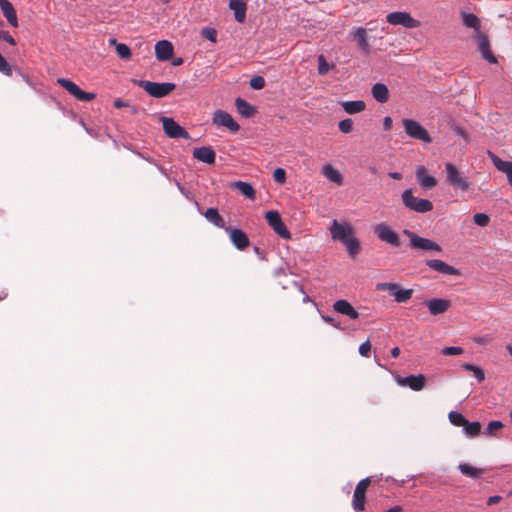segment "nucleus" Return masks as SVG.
I'll return each instance as SVG.
<instances>
[{
	"instance_id": "obj_1",
	"label": "nucleus",
	"mask_w": 512,
	"mask_h": 512,
	"mask_svg": "<svg viewBox=\"0 0 512 512\" xmlns=\"http://www.w3.org/2000/svg\"><path fill=\"white\" fill-rule=\"evenodd\" d=\"M333 240L340 241L346 248L350 258L354 259L360 252V241L354 236V229L349 223L333 220L329 228Z\"/></svg>"
},
{
	"instance_id": "obj_2",
	"label": "nucleus",
	"mask_w": 512,
	"mask_h": 512,
	"mask_svg": "<svg viewBox=\"0 0 512 512\" xmlns=\"http://www.w3.org/2000/svg\"><path fill=\"white\" fill-rule=\"evenodd\" d=\"M401 200L406 209L416 213H427L433 209V203L430 200L414 196L411 188L402 192Z\"/></svg>"
},
{
	"instance_id": "obj_3",
	"label": "nucleus",
	"mask_w": 512,
	"mask_h": 512,
	"mask_svg": "<svg viewBox=\"0 0 512 512\" xmlns=\"http://www.w3.org/2000/svg\"><path fill=\"white\" fill-rule=\"evenodd\" d=\"M137 85L143 88L150 96L154 98H164L169 95L176 87L174 83L171 82H152L139 80Z\"/></svg>"
},
{
	"instance_id": "obj_4",
	"label": "nucleus",
	"mask_w": 512,
	"mask_h": 512,
	"mask_svg": "<svg viewBox=\"0 0 512 512\" xmlns=\"http://www.w3.org/2000/svg\"><path fill=\"white\" fill-rule=\"evenodd\" d=\"M402 125L405 133L412 139L422 141L424 143H431L432 138L428 131L416 120L405 118L402 120Z\"/></svg>"
},
{
	"instance_id": "obj_5",
	"label": "nucleus",
	"mask_w": 512,
	"mask_h": 512,
	"mask_svg": "<svg viewBox=\"0 0 512 512\" xmlns=\"http://www.w3.org/2000/svg\"><path fill=\"white\" fill-rule=\"evenodd\" d=\"M445 171L446 181L450 186H452L455 189H460L462 191H466L469 188L470 182L467 180L466 177H463L461 175L458 168L454 164L450 162L446 163Z\"/></svg>"
},
{
	"instance_id": "obj_6",
	"label": "nucleus",
	"mask_w": 512,
	"mask_h": 512,
	"mask_svg": "<svg viewBox=\"0 0 512 512\" xmlns=\"http://www.w3.org/2000/svg\"><path fill=\"white\" fill-rule=\"evenodd\" d=\"M403 234L409 238L410 246L412 248L420 249V250H424V251L434 250L437 252H440L442 250L441 246L438 243H436L428 238L420 237L419 235H417L416 233H414L408 229H404Z\"/></svg>"
},
{
	"instance_id": "obj_7",
	"label": "nucleus",
	"mask_w": 512,
	"mask_h": 512,
	"mask_svg": "<svg viewBox=\"0 0 512 512\" xmlns=\"http://www.w3.org/2000/svg\"><path fill=\"white\" fill-rule=\"evenodd\" d=\"M386 20L391 25H401L408 29L417 28L420 22L414 19L408 12L395 11L387 14Z\"/></svg>"
},
{
	"instance_id": "obj_8",
	"label": "nucleus",
	"mask_w": 512,
	"mask_h": 512,
	"mask_svg": "<svg viewBox=\"0 0 512 512\" xmlns=\"http://www.w3.org/2000/svg\"><path fill=\"white\" fill-rule=\"evenodd\" d=\"M57 83L79 101L89 102L95 98L94 93L83 91L70 79L58 78Z\"/></svg>"
},
{
	"instance_id": "obj_9",
	"label": "nucleus",
	"mask_w": 512,
	"mask_h": 512,
	"mask_svg": "<svg viewBox=\"0 0 512 512\" xmlns=\"http://www.w3.org/2000/svg\"><path fill=\"white\" fill-rule=\"evenodd\" d=\"M57 83L79 101L89 102L95 98L94 93L83 91L70 79L58 78Z\"/></svg>"
},
{
	"instance_id": "obj_10",
	"label": "nucleus",
	"mask_w": 512,
	"mask_h": 512,
	"mask_svg": "<svg viewBox=\"0 0 512 512\" xmlns=\"http://www.w3.org/2000/svg\"><path fill=\"white\" fill-rule=\"evenodd\" d=\"M374 233L379 240L390 244L393 247H400L401 240L397 232L384 223L377 224L374 228Z\"/></svg>"
},
{
	"instance_id": "obj_11",
	"label": "nucleus",
	"mask_w": 512,
	"mask_h": 512,
	"mask_svg": "<svg viewBox=\"0 0 512 512\" xmlns=\"http://www.w3.org/2000/svg\"><path fill=\"white\" fill-rule=\"evenodd\" d=\"M265 218H266L269 226H271L273 228L274 232L279 237H281L283 239L291 238V233L289 232V230L283 223L282 218L277 211L271 210V211L266 212Z\"/></svg>"
},
{
	"instance_id": "obj_12",
	"label": "nucleus",
	"mask_w": 512,
	"mask_h": 512,
	"mask_svg": "<svg viewBox=\"0 0 512 512\" xmlns=\"http://www.w3.org/2000/svg\"><path fill=\"white\" fill-rule=\"evenodd\" d=\"M163 130L165 134L170 138H183L189 139V133L180 126L173 118L162 117Z\"/></svg>"
},
{
	"instance_id": "obj_13",
	"label": "nucleus",
	"mask_w": 512,
	"mask_h": 512,
	"mask_svg": "<svg viewBox=\"0 0 512 512\" xmlns=\"http://www.w3.org/2000/svg\"><path fill=\"white\" fill-rule=\"evenodd\" d=\"M370 484V478L366 477L360 480L355 488L353 499H352V507L355 511H363L365 508V494L366 490Z\"/></svg>"
},
{
	"instance_id": "obj_14",
	"label": "nucleus",
	"mask_w": 512,
	"mask_h": 512,
	"mask_svg": "<svg viewBox=\"0 0 512 512\" xmlns=\"http://www.w3.org/2000/svg\"><path fill=\"white\" fill-rule=\"evenodd\" d=\"M212 122L219 127H226L233 133L240 129L239 124L233 119V117L223 110H216L213 113Z\"/></svg>"
},
{
	"instance_id": "obj_15",
	"label": "nucleus",
	"mask_w": 512,
	"mask_h": 512,
	"mask_svg": "<svg viewBox=\"0 0 512 512\" xmlns=\"http://www.w3.org/2000/svg\"><path fill=\"white\" fill-rule=\"evenodd\" d=\"M225 232L229 234L230 240L236 249L244 250L249 246V238L242 229L228 226L225 228Z\"/></svg>"
},
{
	"instance_id": "obj_16",
	"label": "nucleus",
	"mask_w": 512,
	"mask_h": 512,
	"mask_svg": "<svg viewBox=\"0 0 512 512\" xmlns=\"http://www.w3.org/2000/svg\"><path fill=\"white\" fill-rule=\"evenodd\" d=\"M424 305L428 308L431 315L436 316L445 313L451 303L447 299L432 298L425 300Z\"/></svg>"
},
{
	"instance_id": "obj_17",
	"label": "nucleus",
	"mask_w": 512,
	"mask_h": 512,
	"mask_svg": "<svg viewBox=\"0 0 512 512\" xmlns=\"http://www.w3.org/2000/svg\"><path fill=\"white\" fill-rule=\"evenodd\" d=\"M416 179L422 189H432L437 185V179L429 175L424 166H418L415 171Z\"/></svg>"
},
{
	"instance_id": "obj_18",
	"label": "nucleus",
	"mask_w": 512,
	"mask_h": 512,
	"mask_svg": "<svg viewBox=\"0 0 512 512\" xmlns=\"http://www.w3.org/2000/svg\"><path fill=\"white\" fill-rule=\"evenodd\" d=\"M174 52L173 45L168 40H159L155 44V55L159 61H168Z\"/></svg>"
},
{
	"instance_id": "obj_19",
	"label": "nucleus",
	"mask_w": 512,
	"mask_h": 512,
	"mask_svg": "<svg viewBox=\"0 0 512 512\" xmlns=\"http://www.w3.org/2000/svg\"><path fill=\"white\" fill-rule=\"evenodd\" d=\"M426 265L436 271V272H439L441 274H444V275H455V276H458L460 274L459 270L456 269L455 267L447 264L446 262L442 261V260H439V259H432V260H427L426 261Z\"/></svg>"
},
{
	"instance_id": "obj_20",
	"label": "nucleus",
	"mask_w": 512,
	"mask_h": 512,
	"mask_svg": "<svg viewBox=\"0 0 512 512\" xmlns=\"http://www.w3.org/2000/svg\"><path fill=\"white\" fill-rule=\"evenodd\" d=\"M477 41H478V49H479L482 57L487 62H489L491 64L496 63L497 59L490 49V43H489L488 37L483 33H479V35H477Z\"/></svg>"
},
{
	"instance_id": "obj_21",
	"label": "nucleus",
	"mask_w": 512,
	"mask_h": 512,
	"mask_svg": "<svg viewBox=\"0 0 512 512\" xmlns=\"http://www.w3.org/2000/svg\"><path fill=\"white\" fill-rule=\"evenodd\" d=\"M193 158L206 164H214L216 153L210 146L195 148L192 152Z\"/></svg>"
},
{
	"instance_id": "obj_22",
	"label": "nucleus",
	"mask_w": 512,
	"mask_h": 512,
	"mask_svg": "<svg viewBox=\"0 0 512 512\" xmlns=\"http://www.w3.org/2000/svg\"><path fill=\"white\" fill-rule=\"evenodd\" d=\"M488 156L491 159L494 166L499 171L506 174L507 180L509 184L512 186V161H504L491 151H488Z\"/></svg>"
},
{
	"instance_id": "obj_23",
	"label": "nucleus",
	"mask_w": 512,
	"mask_h": 512,
	"mask_svg": "<svg viewBox=\"0 0 512 512\" xmlns=\"http://www.w3.org/2000/svg\"><path fill=\"white\" fill-rule=\"evenodd\" d=\"M398 383L403 386H408L413 391H420L425 386V376L422 374L408 375L399 379Z\"/></svg>"
},
{
	"instance_id": "obj_24",
	"label": "nucleus",
	"mask_w": 512,
	"mask_h": 512,
	"mask_svg": "<svg viewBox=\"0 0 512 512\" xmlns=\"http://www.w3.org/2000/svg\"><path fill=\"white\" fill-rule=\"evenodd\" d=\"M333 308L337 313L348 316L350 319L356 320L359 318V313L355 308L344 299H340L334 302Z\"/></svg>"
},
{
	"instance_id": "obj_25",
	"label": "nucleus",
	"mask_w": 512,
	"mask_h": 512,
	"mask_svg": "<svg viewBox=\"0 0 512 512\" xmlns=\"http://www.w3.org/2000/svg\"><path fill=\"white\" fill-rule=\"evenodd\" d=\"M229 8L234 12V18L238 23H243L246 19L247 2L246 0H229Z\"/></svg>"
},
{
	"instance_id": "obj_26",
	"label": "nucleus",
	"mask_w": 512,
	"mask_h": 512,
	"mask_svg": "<svg viewBox=\"0 0 512 512\" xmlns=\"http://www.w3.org/2000/svg\"><path fill=\"white\" fill-rule=\"evenodd\" d=\"M203 216L205 219L213 224L217 228L224 229L227 227L225 226V221L223 217L219 214V211L215 207L208 208L204 213Z\"/></svg>"
},
{
	"instance_id": "obj_27",
	"label": "nucleus",
	"mask_w": 512,
	"mask_h": 512,
	"mask_svg": "<svg viewBox=\"0 0 512 512\" xmlns=\"http://www.w3.org/2000/svg\"><path fill=\"white\" fill-rule=\"evenodd\" d=\"M371 93L373 98L379 103H386L389 100L388 87L383 83H375L372 86Z\"/></svg>"
},
{
	"instance_id": "obj_28",
	"label": "nucleus",
	"mask_w": 512,
	"mask_h": 512,
	"mask_svg": "<svg viewBox=\"0 0 512 512\" xmlns=\"http://www.w3.org/2000/svg\"><path fill=\"white\" fill-rule=\"evenodd\" d=\"M231 188H236L242 195H244L249 200H255V189L253 186L245 181H235L230 184Z\"/></svg>"
},
{
	"instance_id": "obj_29",
	"label": "nucleus",
	"mask_w": 512,
	"mask_h": 512,
	"mask_svg": "<svg viewBox=\"0 0 512 512\" xmlns=\"http://www.w3.org/2000/svg\"><path fill=\"white\" fill-rule=\"evenodd\" d=\"M1 11L6 18L7 22L12 27H18V18L14 6L9 0H6L5 4L1 6Z\"/></svg>"
},
{
	"instance_id": "obj_30",
	"label": "nucleus",
	"mask_w": 512,
	"mask_h": 512,
	"mask_svg": "<svg viewBox=\"0 0 512 512\" xmlns=\"http://www.w3.org/2000/svg\"><path fill=\"white\" fill-rule=\"evenodd\" d=\"M235 106L238 113L245 118H250L256 113L255 107L240 97L235 100Z\"/></svg>"
},
{
	"instance_id": "obj_31",
	"label": "nucleus",
	"mask_w": 512,
	"mask_h": 512,
	"mask_svg": "<svg viewBox=\"0 0 512 512\" xmlns=\"http://www.w3.org/2000/svg\"><path fill=\"white\" fill-rule=\"evenodd\" d=\"M366 104L363 100H349L342 103V108L348 114H356L365 110Z\"/></svg>"
},
{
	"instance_id": "obj_32",
	"label": "nucleus",
	"mask_w": 512,
	"mask_h": 512,
	"mask_svg": "<svg viewBox=\"0 0 512 512\" xmlns=\"http://www.w3.org/2000/svg\"><path fill=\"white\" fill-rule=\"evenodd\" d=\"M354 39L358 47L365 53L369 52L370 46L367 40V32L363 27H358L354 32Z\"/></svg>"
},
{
	"instance_id": "obj_33",
	"label": "nucleus",
	"mask_w": 512,
	"mask_h": 512,
	"mask_svg": "<svg viewBox=\"0 0 512 512\" xmlns=\"http://www.w3.org/2000/svg\"><path fill=\"white\" fill-rule=\"evenodd\" d=\"M322 173L328 180L333 183L341 185L343 182L341 173L330 164H327L323 167Z\"/></svg>"
},
{
	"instance_id": "obj_34",
	"label": "nucleus",
	"mask_w": 512,
	"mask_h": 512,
	"mask_svg": "<svg viewBox=\"0 0 512 512\" xmlns=\"http://www.w3.org/2000/svg\"><path fill=\"white\" fill-rule=\"evenodd\" d=\"M461 18H462V22L463 24L467 27V28H472L474 29L476 32H477V35H479V33H482L480 31V20L479 18L473 14V13H461Z\"/></svg>"
},
{
	"instance_id": "obj_35",
	"label": "nucleus",
	"mask_w": 512,
	"mask_h": 512,
	"mask_svg": "<svg viewBox=\"0 0 512 512\" xmlns=\"http://www.w3.org/2000/svg\"><path fill=\"white\" fill-rule=\"evenodd\" d=\"M463 430L468 437H475L481 431V424L478 421L469 422L467 420V423L463 426Z\"/></svg>"
},
{
	"instance_id": "obj_36",
	"label": "nucleus",
	"mask_w": 512,
	"mask_h": 512,
	"mask_svg": "<svg viewBox=\"0 0 512 512\" xmlns=\"http://www.w3.org/2000/svg\"><path fill=\"white\" fill-rule=\"evenodd\" d=\"M503 426V423L499 420L490 421L483 433L487 436H497L498 431H500Z\"/></svg>"
},
{
	"instance_id": "obj_37",
	"label": "nucleus",
	"mask_w": 512,
	"mask_h": 512,
	"mask_svg": "<svg viewBox=\"0 0 512 512\" xmlns=\"http://www.w3.org/2000/svg\"><path fill=\"white\" fill-rule=\"evenodd\" d=\"M412 294H413V290L412 289H402V288H399L394 293V300L396 302H398V303H405V302H407L412 297Z\"/></svg>"
},
{
	"instance_id": "obj_38",
	"label": "nucleus",
	"mask_w": 512,
	"mask_h": 512,
	"mask_svg": "<svg viewBox=\"0 0 512 512\" xmlns=\"http://www.w3.org/2000/svg\"><path fill=\"white\" fill-rule=\"evenodd\" d=\"M449 421L456 427H463L467 423V419L459 412L451 411L448 415Z\"/></svg>"
},
{
	"instance_id": "obj_39",
	"label": "nucleus",
	"mask_w": 512,
	"mask_h": 512,
	"mask_svg": "<svg viewBox=\"0 0 512 512\" xmlns=\"http://www.w3.org/2000/svg\"><path fill=\"white\" fill-rule=\"evenodd\" d=\"M462 368L466 371H471L473 372L475 378L477 379L478 382H482L484 379H485V374H484V371L478 367V366H475L473 364H470V363H464L462 365Z\"/></svg>"
},
{
	"instance_id": "obj_40",
	"label": "nucleus",
	"mask_w": 512,
	"mask_h": 512,
	"mask_svg": "<svg viewBox=\"0 0 512 512\" xmlns=\"http://www.w3.org/2000/svg\"><path fill=\"white\" fill-rule=\"evenodd\" d=\"M458 468L462 474H464L465 476L471 477V478L478 477V475L480 473L479 469H477L476 467H473L469 464H460Z\"/></svg>"
},
{
	"instance_id": "obj_41",
	"label": "nucleus",
	"mask_w": 512,
	"mask_h": 512,
	"mask_svg": "<svg viewBox=\"0 0 512 512\" xmlns=\"http://www.w3.org/2000/svg\"><path fill=\"white\" fill-rule=\"evenodd\" d=\"M116 52L119 58L123 60H129L131 58V49L125 43L117 44Z\"/></svg>"
},
{
	"instance_id": "obj_42",
	"label": "nucleus",
	"mask_w": 512,
	"mask_h": 512,
	"mask_svg": "<svg viewBox=\"0 0 512 512\" xmlns=\"http://www.w3.org/2000/svg\"><path fill=\"white\" fill-rule=\"evenodd\" d=\"M400 288V286L397 283H377L376 289L378 291H388L391 295L394 296V293Z\"/></svg>"
},
{
	"instance_id": "obj_43",
	"label": "nucleus",
	"mask_w": 512,
	"mask_h": 512,
	"mask_svg": "<svg viewBox=\"0 0 512 512\" xmlns=\"http://www.w3.org/2000/svg\"><path fill=\"white\" fill-rule=\"evenodd\" d=\"M331 66L330 64L327 62L326 58L324 55H319L318 56V73L320 75H325L328 73V71L330 70Z\"/></svg>"
},
{
	"instance_id": "obj_44",
	"label": "nucleus",
	"mask_w": 512,
	"mask_h": 512,
	"mask_svg": "<svg viewBox=\"0 0 512 512\" xmlns=\"http://www.w3.org/2000/svg\"><path fill=\"white\" fill-rule=\"evenodd\" d=\"M473 221L476 225L480 227H485L490 222V217L485 213H476L473 216Z\"/></svg>"
},
{
	"instance_id": "obj_45",
	"label": "nucleus",
	"mask_w": 512,
	"mask_h": 512,
	"mask_svg": "<svg viewBox=\"0 0 512 512\" xmlns=\"http://www.w3.org/2000/svg\"><path fill=\"white\" fill-rule=\"evenodd\" d=\"M201 35L205 39L215 43L217 41V32L214 28L205 27L201 30Z\"/></svg>"
},
{
	"instance_id": "obj_46",
	"label": "nucleus",
	"mask_w": 512,
	"mask_h": 512,
	"mask_svg": "<svg viewBox=\"0 0 512 512\" xmlns=\"http://www.w3.org/2000/svg\"><path fill=\"white\" fill-rule=\"evenodd\" d=\"M338 128L342 133H350L353 128V121L350 118L343 119L338 123Z\"/></svg>"
},
{
	"instance_id": "obj_47",
	"label": "nucleus",
	"mask_w": 512,
	"mask_h": 512,
	"mask_svg": "<svg viewBox=\"0 0 512 512\" xmlns=\"http://www.w3.org/2000/svg\"><path fill=\"white\" fill-rule=\"evenodd\" d=\"M463 353V349L459 346H447L442 349V354L445 356L460 355Z\"/></svg>"
},
{
	"instance_id": "obj_48",
	"label": "nucleus",
	"mask_w": 512,
	"mask_h": 512,
	"mask_svg": "<svg viewBox=\"0 0 512 512\" xmlns=\"http://www.w3.org/2000/svg\"><path fill=\"white\" fill-rule=\"evenodd\" d=\"M265 86V80L262 76H254L250 80V87L255 90H260Z\"/></svg>"
},
{
	"instance_id": "obj_49",
	"label": "nucleus",
	"mask_w": 512,
	"mask_h": 512,
	"mask_svg": "<svg viewBox=\"0 0 512 512\" xmlns=\"http://www.w3.org/2000/svg\"><path fill=\"white\" fill-rule=\"evenodd\" d=\"M275 182L283 184L286 181V172L283 168H276L273 173Z\"/></svg>"
},
{
	"instance_id": "obj_50",
	"label": "nucleus",
	"mask_w": 512,
	"mask_h": 512,
	"mask_svg": "<svg viewBox=\"0 0 512 512\" xmlns=\"http://www.w3.org/2000/svg\"><path fill=\"white\" fill-rule=\"evenodd\" d=\"M135 153H136V155H137V156H139L140 158H142V159L146 160L147 162H149V163H151V164H154V165L157 167L158 171H159L162 175H164L165 177H168V173H167L166 169H165L163 166L158 165V164H157L153 159H151V158H149V157L144 156V155H143L142 153H140V152H135Z\"/></svg>"
},
{
	"instance_id": "obj_51",
	"label": "nucleus",
	"mask_w": 512,
	"mask_h": 512,
	"mask_svg": "<svg viewBox=\"0 0 512 512\" xmlns=\"http://www.w3.org/2000/svg\"><path fill=\"white\" fill-rule=\"evenodd\" d=\"M371 351V344L370 341L367 340L363 342L359 347V354L364 357H369Z\"/></svg>"
},
{
	"instance_id": "obj_52",
	"label": "nucleus",
	"mask_w": 512,
	"mask_h": 512,
	"mask_svg": "<svg viewBox=\"0 0 512 512\" xmlns=\"http://www.w3.org/2000/svg\"><path fill=\"white\" fill-rule=\"evenodd\" d=\"M321 318L323 319L324 322L330 324L334 328L343 330L341 323L339 321H336L333 317L328 315H322Z\"/></svg>"
},
{
	"instance_id": "obj_53",
	"label": "nucleus",
	"mask_w": 512,
	"mask_h": 512,
	"mask_svg": "<svg viewBox=\"0 0 512 512\" xmlns=\"http://www.w3.org/2000/svg\"><path fill=\"white\" fill-rule=\"evenodd\" d=\"M392 119L391 117L389 116H386L384 119H383V128L385 131H389L391 130L392 128Z\"/></svg>"
},
{
	"instance_id": "obj_54",
	"label": "nucleus",
	"mask_w": 512,
	"mask_h": 512,
	"mask_svg": "<svg viewBox=\"0 0 512 512\" xmlns=\"http://www.w3.org/2000/svg\"><path fill=\"white\" fill-rule=\"evenodd\" d=\"M3 41L7 42L8 44L10 45H16V41L15 39L12 37V35L7 31L4 38H3Z\"/></svg>"
},
{
	"instance_id": "obj_55",
	"label": "nucleus",
	"mask_w": 512,
	"mask_h": 512,
	"mask_svg": "<svg viewBox=\"0 0 512 512\" xmlns=\"http://www.w3.org/2000/svg\"><path fill=\"white\" fill-rule=\"evenodd\" d=\"M128 106V102L122 100V99H116L114 101V107L117 108V109H120V108H123V107H126Z\"/></svg>"
},
{
	"instance_id": "obj_56",
	"label": "nucleus",
	"mask_w": 512,
	"mask_h": 512,
	"mask_svg": "<svg viewBox=\"0 0 512 512\" xmlns=\"http://www.w3.org/2000/svg\"><path fill=\"white\" fill-rule=\"evenodd\" d=\"M501 500V497L498 495L490 496L487 500L488 505H494Z\"/></svg>"
},
{
	"instance_id": "obj_57",
	"label": "nucleus",
	"mask_w": 512,
	"mask_h": 512,
	"mask_svg": "<svg viewBox=\"0 0 512 512\" xmlns=\"http://www.w3.org/2000/svg\"><path fill=\"white\" fill-rule=\"evenodd\" d=\"M392 179H395V180H401L402 179V174L399 173V172H390L388 174Z\"/></svg>"
},
{
	"instance_id": "obj_58",
	"label": "nucleus",
	"mask_w": 512,
	"mask_h": 512,
	"mask_svg": "<svg viewBox=\"0 0 512 512\" xmlns=\"http://www.w3.org/2000/svg\"><path fill=\"white\" fill-rule=\"evenodd\" d=\"M400 354V349L398 347H394L391 349V356L393 358H397Z\"/></svg>"
},
{
	"instance_id": "obj_59",
	"label": "nucleus",
	"mask_w": 512,
	"mask_h": 512,
	"mask_svg": "<svg viewBox=\"0 0 512 512\" xmlns=\"http://www.w3.org/2000/svg\"><path fill=\"white\" fill-rule=\"evenodd\" d=\"M401 511H402L401 506H393V507L385 510L384 512H401Z\"/></svg>"
},
{
	"instance_id": "obj_60",
	"label": "nucleus",
	"mask_w": 512,
	"mask_h": 512,
	"mask_svg": "<svg viewBox=\"0 0 512 512\" xmlns=\"http://www.w3.org/2000/svg\"><path fill=\"white\" fill-rule=\"evenodd\" d=\"M20 75L22 77V79L30 86H32V82H31V79L28 75L26 74H23L22 72H20Z\"/></svg>"
},
{
	"instance_id": "obj_61",
	"label": "nucleus",
	"mask_w": 512,
	"mask_h": 512,
	"mask_svg": "<svg viewBox=\"0 0 512 512\" xmlns=\"http://www.w3.org/2000/svg\"><path fill=\"white\" fill-rule=\"evenodd\" d=\"M182 63H183V58H181V57L175 58L172 61L173 66H180Z\"/></svg>"
},
{
	"instance_id": "obj_62",
	"label": "nucleus",
	"mask_w": 512,
	"mask_h": 512,
	"mask_svg": "<svg viewBox=\"0 0 512 512\" xmlns=\"http://www.w3.org/2000/svg\"><path fill=\"white\" fill-rule=\"evenodd\" d=\"M176 185L178 187V190L183 194L185 195L188 199H190V197L185 193V189L184 187L181 186V184L179 182H176Z\"/></svg>"
},
{
	"instance_id": "obj_63",
	"label": "nucleus",
	"mask_w": 512,
	"mask_h": 512,
	"mask_svg": "<svg viewBox=\"0 0 512 512\" xmlns=\"http://www.w3.org/2000/svg\"><path fill=\"white\" fill-rule=\"evenodd\" d=\"M254 252H255V254H257L258 256H260L261 258H263L262 252H261V250H260L257 246H255V247H254Z\"/></svg>"
},
{
	"instance_id": "obj_64",
	"label": "nucleus",
	"mask_w": 512,
	"mask_h": 512,
	"mask_svg": "<svg viewBox=\"0 0 512 512\" xmlns=\"http://www.w3.org/2000/svg\"><path fill=\"white\" fill-rule=\"evenodd\" d=\"M506 350L510 354V356L512 357V345H507L506 346Z\"/></svg>"
}]
</instances>
